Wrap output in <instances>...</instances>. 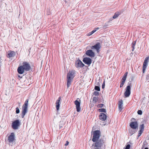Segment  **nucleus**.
<instances>
[{"label": "nucleus", "instance_id": "obj_1", "mask_svg": "<svg viewBox=\"0 0 149 149\" xmlns=\"http://www.w3.org/2000/svg\"><path fill=\"white\" fill-rule=\"evenodd\" d=\"M31 69V66L28 62L24 61L23 62L22 65L18 68L17 71L20 74H23L24 71H29Z\"/></svg>", "mask_w": 149, "mask_h": 149}, {"label": "nucleus", "instance_id": "obj_2", "mask_svg": "<svg viewBox=\"0 0 149 149\" xmlns=\"http://www.w3.org/2000/svg\"><path fill=\"white\" fill-rule=\"evenodd\" d=\"M75 72L74 70H70L67 74V86L68 87H69L71 84L73 80L75 77Z\"/></svg>", "mask_w": 149, "mask_h": 149}, {"label": "nucleus", "instance_id": "obj_3", "mask_svg": "<svg viewBox=\"0 0 149 149\" xmlns=\"http://www.w3.org/2000/svg\"><path fill=\"white\" fill-rule=\"evenodd\" d=\"M29 100L26 99L24 104L22 107V112L21 114V117L22 118H24V116L28 111V105Z\"/></svg>", "mask_w": 149, "mask_h": 149}, {"label": "nucleus", "instance_id": "obj_4", "mask_svg": "<svg viewBox=\"0 0 149 149\" xmlns=\"http://www.w3.org/2000/svg\"><path fill=\"white\" fill-rule=\"evenodd\" d=\"M92 134L93 138L92 140L93 142H95L99 139L101 135V133L100 131L97 130L93 132Z\"/></svg>", "mask_w": 149, "mask_h": 149}, {"label": "nucleus", "instance_id": "obj_5", "mask_svg": "<svg viewBox=\"0 0 149 149\" xmlns=\"http://www.w3.org/2000/svg\"><path fill=\"white\" fill-rule=\"evenodd\" d=\"M105 142V140L102 139H99L95 142V143H93L92 146L93 147V146H94L95 147L100 148L104 144Z\"/></svg>", "mask_w": 149, "mask_h": 149}, {"label": "nucleus", "instance_id": "obj_6", "mask_svg": "<svg viewBox=\"0 0 149 149\" xmlns=\"http://www.w3.org/2000/svg\"><path fill=\"white\" fill-rule=\"evenodd\" d=\"M20 125V122L18 120L13 121L12 123V127L14 130L17 129Z\"/></svg>", "mask_w": 149, "mask_h": 149}, {"label": "nucleus", "instance_id": "obj_7", "mask_svg": "<svg viewBox=\"0 0 149 149\" xmlns=\"http://www.w3.org/2000/svg\"><path fill=\"white\" fill-rule=\"evenodd\" d=\"M128 73V72H125L123 77L120 82V88L122 87L124 85Z\"/></svg>", "mask_w": 149, "mask_h": 149}, {"label": "nucleus", "instance_id": "obj_8", "mask_svg": "<svg viewBox=\"0 0 149 149\" xmlns=\"http://www.w3.org/2000/svg\"><path fill=\"white\" fill-rule=\"evenodd\" d=\"M149 59V57H146L145 58L143 62V63L142 67V72L143 73L145 72L147 66Z\"/></svg>", "mask_w": 149, "mask_h": 149}, {"label": "nucleus", "instance_id": "obj_9", "mask_svg": "<svg viewBox=\"0 0 149 149\" xmlns=\"http://www.w3.org/2000/svg\"><path fill=\"white\" fill-rule=\"evenodd\" d=\"M125 91L124 93L125 97H129L131 93V87L130 85L127 86L125 88Z\"/></svg>", "mask_w": 149, "mask_h": 149}, {"label": "nucleus", "instance_id": "obj_10", "mask_svg": "<svg viewBox=\"0 0 149 149\" xmlns=\"http://www.w3.org/2000/svg\"><path fill=\"white\" fill-rule=\"evenodd\" d=\"M75 66L77 68H79L83 67L84 64L80 60H78L75 62Z\"/></svg>", "mask_w": 149, "mask_h": 149}, {"label": "nucleus", "instance_id": "obj_11", "mask_svg": "<svg viewBox=\"0 0 149 149\" xmlns=\"http://www.w3.org/2000/svg\"><path fill=\"white\" fill-rule=\"evenodd\" d=\"M101 47L100 44V43H97L95 45L91 47V48L92 49H95L97 52L99 53L100 52V49Z\"/></svg>", "mask_w": 149, "mask_h": 149}, {"label": "nucleus", "instance_id": "obj_12", "mask_svg": "<svg viewBox=\"0 0 149 149\" xmlns=\"http://www.w3.org/2000/svg\"><path fill=\"white\" fill-rule=\"evenodd\" d=\"M80 103L81 100L79 99V101L77 100H76L74 102V104L76 105V108L77 109V111L78 112H79L80 111Z\"/></svg>", "mask_w": 149, "mask_h": 149}, {"label": "nucleus", "instance_id": "obj_13", "mask_svg": "<svg viewBox=\"0 0 149 149\" xmlns=\"http://www.w3.org/2000/svg\"><path fill=\"white\" fill-rule=\"evenodd\" d=\"M15 135L14 133H11L8 137V141L10 143L13 142L15 140Z\"/></svg>", "mask_w": 149, "mask_h": 149}, {"label": "nucleus", "instance_id": "obj_14", "mask_svg": "<svg viewBox=\"0 0 149 149\" xmlns=\"http://www.w3.org/2000/svg\"><path fill=\"white\" fill-rule=\"evenodd\" d=\"M86 55L91 58H93L95 56V54L92 50H87L86 52Z\"/></svg>", "mask_w": 149, "mask_h": 149}, {"label": "nucleus", "instance_id": "obj_15", "mask_svg": "<svg viewBox=\"0 0 149 149\" xmlns=\"http://www.w3.org/2000/svg\"><path fill=\"white\" fill-rule=\"evenodd\" d=\"M130 126L132 129H136L138 127V124L136 121L131 122L130 123Z\"/></svg>", "mask_w": 149, "mask_h": 149}, {"label": "nucleus", "instance_id": "obj_16", "mask_svg": "<svg viewBox=\"0 0 149 149\" xmlns=\"http://www.w3.org/2000/svg\"><path fill=\"white\" fill-rule=\"evenodd\" d=\"M83 61L85 64L88 65H90L92 62L91 59L89 57H85L84 58Z\"/></svg>", "mask_w": 149, "mask_h": 149}, {"label": "nucleus", "instance_id": "obj_17", "mask_svg": "<svg viewBox=\"0 0 149 149\" xmlns=\"http://www.w3.org/2000/svg\"><path fill=\"white\" fill-rule=\"evenodd\" d=\"M144 128V124L141 125L139 127L140 130L139 131L138 134V137H139L143 132Z\"/></svg>", "mask_w": 149, "mask_h": 149}, {"label": "nucleus", "instance_id": "obj_18", "mask_svg": "<svg viewBox=\"0 0 149 149\" xmlns=\"http://www.w3.org/2000/svg\"><path fill=\"white\" fill-rule=\"evenodd\" d=\"M99 117L100 120L102 121H104L107 118V115L103 113H101Z\"/></svg>", "mask_w": 149, "mask_h": 149}, {"label": "nucleus", "instance_id": "obj_19", "mask_svg": "<svg viewBox=\"0 0 149 149\" xmlns=\"http://www.w3.org/2000/svg\"><path fill=\"white\" fill-rule=\"evenodd\" d=\"M16 54V52L13 51H10V52L8 54L7 57L8 58H10L12 57H14Z\"/></svg>", "mask_w": 149, "mask_h": 149}, {"label": "nucleus", "instance_id": "obj_20", "mask_svg": "<svg viewBox=\"0 0 149 149\" xmlns=\"http://www.w3.org/2000/svg\"><path fill=\"white\" fill-rule=\"evenodd\" d=\"M61 99V97H59L58 100H57L56 102V108L57 110H58L59 109V107H60V101Z\"/></svg>", "mask_w": 149, "mask_h": 149}, {"label": "nucleus", "instance_id": "obj_21", "mask_svg": "<svg viewBox=\"0 0 149 149\" xmlns=\"http://www.w3.org/2000/svg\"><path fill=\"white\" fill-rule=\"evenodd\" d=\"M123 12V11H122V12H120L118 11L116 12L113 17V18L115 19L117 18Z\"/></svg>", "mask_w": 149, "mask_h": 149}, {"label": "nucleus", "instance_id": "obj_22", "mask_svg": "<svg viewBox=\"0 0 149 149\" xmlns=\"http://www.w3.org/2000/svg\"><path fill=\"white\" fill-rule=\"evenodd\" d=\"M65 123V122H63V121H61L59 124V128L60 129L62 128H64L65 127V126H64V125Z\"/></svg>", "mask_w": 149, "mask_h": 149}, {"label": "nucleus", "instance_id": "obj_23", "mask_svg": "<svg viewBox=\"0 0 149 149\" xmlns=\"http://www.w3.org/2000/svg\"><path fill=\"white\" fill-rule=\"evenodd\" d=\"M136 43V41L133 42L132 44V51H133L134 49V47Z\"/></svg>", "mask_w": 149, "mask_h": 149}, {"label": "nucleus", "instance_id": "obj_24", "mask_svg": "<svg viewBox=\"0 0 149 149\" xmlns=\"http://www.w3.org/2000/svg\"><path fill=\"white\" fill-rule=\"evenodd\" d=\"M98 111L100 112H103L104 113L106 112V110L104 108H101L98 109Z\"/></svg>", "mask_w": 149, "mask_h": 149}, {"label": "nucleus", "instance_id": "obj_25", "mask_svg": "<svg viewBox=\"0 0 149 149\" xmlns=\"http://www.w3.org/2000/svg\"><path fill=\"white\" fill-rule=\"evenodd\" d=\"M135 131H134L132 129H130L129 130V133L131 135H132L134 133Z\"/></svg>", "mask_w": 149, "mask_h": 149}, {"label": "nucleus", "instance_id": "obj_26", "mask_svg": "<svg viewBox=\"0 0 149 149\" xmlns=\"http://www.w3.org/2000/svg\"><path fill=\"white\" fill-rule=\"evenodd\" d=\"M93 99V102L94 103H95L97 101L98 99L96 97H94Z\"/></svg>", "mask_w": 149, "mask_h": 149}, {"label": "nucleus", "instance_id": "obj_27", "mask_svg": "<svg viewBox=\"0 0 149 149\" xmlns=\"http://www.w3.org/2000/svg\"><path fill=\"white\" fill-rule=\"evenodd\" d=\"M99 29V28L97 27L94 29L91 32L92 35L94 33L95 31H96L97 30H98Z\"/></svg>", "mask_w": 149, "mask_h": 149}, {"label": "nucleus", "instance_id": "obj_28", "mask_svg": "<svg viewBox=\"0 0 149 149\" xmlns=\"http://www.w3.org/2000/svg\"><path fill=\"white\" fill-rule=\"evenodd\" d=\"M99 29V28L97 27L94 29L91 32L92 35L94 33L95 31H96L97 30H98Z\"/></svg>", "mask_w": 149, "mask_h": 149}, {"label": "nucleus", "instance_id": "obj_29", "mask_svg": "<svg viewBox=\"0 0 149 149\" xmlns=\"http://www.w3.org/2000/svg\"><path fill=\"white\" fill-rule=\"evenodd\" d=\"M104 106L103 104H99L97 105V107L98 108H102Z\"/></svg>", "mask_w": 149, "mask_h": 149}, {"label": "nucleus", "instance_id": "obj_30", "mask_svg": "<svg viewBox=\"0 0 149 149\" xmlns=\"http://www.w3.org/2000/svg\"><path fill=\"white\" fill-rule=\"evenodd\" d=\"M15 112L17 114H18L19 113L20 110L18 107H17L16 108Z\"/></svg>", "mask_w": 149, "mask_h": 149}, {"label": "nucleus", "instance_id": "obj_31", "mask_svg": "<svg viewBox=\"0 0 149 149\" xmlns=\"http://www.w3.org/2000/svg\"><path fill=\"white\" fill-rule=\"evenodd\" d=\"M95 89L97 91H100V88L99 86H95Z\"/></svg>", "mask_w": 149, "mask_h": 149}, {"label": "nucleus", "instance_id": "obj_32", "mask_svg": "<svg viewBox=\"0 0 149 149\" xmlns=\"http://www.w3.org/2000/svg\"><path fill=\"white\" fill-rule=\"evenodd\" d=\"M93 94L95 96H98L99 95V93L97 91H95L93 93Z\"/></svg>", "mask_w": 149, "mask_h": 149}, {"label": "nucleus", "instance_id": "obj_33", "mask_svg": "<svg viewBox=\"0 0 149 149\" xmlns=\"http://www.w3.org/2000/svg\"><path fill=\"white\" fill-rule=\"evenodd\" d=\"M123 104V100H120L118 102V105H122Z\"/></svg>", "mask_w": 149, "mask_h": 149}, {"label": "nucleus", "instance_id": "obj_34", "mask_svg": "<svg viewBox=\"0 0 149 149\" xmlns=\"http://www.w3.org/2000/svg\"><path fill=\"white\" fill-rule=\"evenodd\" d=\"M138 114L139 115H141L142 113V111L141 110H139L137 111Z\"/></svg>", "mask_w": 149, "mask_h": 149}, {"label": "nucleus", "instance_id": "obj_35", "mask_svg": "<svg viewBox=\"0 0 149 149\" xmlns=\"http://www.w3.org/2000/svg\"><path fill=\"white\" fill-rule=\"evenodd\" d=\"M105 81H104L103 82L102 86V88H104V87H105Z\"/></svg>", "mask_w": 149, "mask_h": 149}, {"label": "nucleus", "instance_id": "obj_36", "mask_svg": "<svg viewBox=\"0 0 149 149\" xmlns=\"http://www.w3.org/2000/svg\"><path fill=\"white\" fill-rule=\"evenodd\" d=\"M122 105H118V108L121 111L122 109Z\"/></svg>", "mask_w": 149, "mask_h": 149}, {"label": "nucleus", "instance_id": "obj_37", "mask_svg": "<svg viewBox=\"0 0 149 149\" xmlns=\"http://www.w3.org/2000/svg\"><path fill=\"white\" fill-rule=\"evenodd\" d=\"M130 144L127 145L125 149H130Z\"/></svg>", "mask_w": 149, "mask_h": 149}, {"label": "nucleus", "instance_id": "obj_38", "mask_svg": "<svg viewBox=\"0 0 149 149\" xmlns=\"http://www.w3.org/2000/svg\"><path fill=\"white\" fill-rule=\"evenodd\" d=\"M108 26V25L106 24H105L104 25V27H106Z\"/></svg>", "mask_w": 149, "mask_h": 149}, {"label": "nucleus", "instance_id": "obj_39", "mask_svg": "<svg viewBox=\"0 0 149 149\" xmlns=\"http://www.w3.org/2000/svg\"><path fill=\"white\" fill-rule=\"evenodd\" d=\"M92 35L91 32H89L88 34V36H90Z\"/></svg>", "mask_w": 149, "mask_h": 149}, {"label": "nucleus", "instance_id": "obj_40", "mask_svg": "<svg viewBox=\"0 0 149 149\" xmlns=\"http://www.w3.org/2000/svg\"><path fill=\"white\" fill-rule=\"evenodd\" d=\"M69 142L68 141H66V146L68 145L69 144Z\"/></svg>", "mask_w": 149, "mask_h": 149}, {"label": "nucleus", "instance_id": "obj_41", "mask_svg": "<svg viewBox=\"0 0 149 149\" xmlns=\"http://www.w3.org/2000/svg\"><path fill=\"white\" fill-rule=\"evenodd\" d=\"M18 77L20 78H22V77H20V76L19 75H18Z\"/></svg>", "mask_w": 149, "mask_h": 149}, {"label": "nucleus", "instance_id": "obj_42", "mask_svg": "<svg viewBox=\"0 0 149 149\" xmlns=\"http://www.w3.org/2000/svg\"><path fill=\"white\" fill-rule=\"evenodd\" d=\"M144 149H148V148H144Z\"/></svg>", "mask_w": 149, "mask_h": 149}, {"label": "nucleus", "instance_id": "obj_43", "mask_svg": "<svg viewBox=\"0 0 149 149\" xmlns=\"http://www.w3.org/2000/svg\"><path fill=\"white\" fill-rule=\"evenodd\" d=\"M133 120H134V118H132V120H133Z\"/></svg>", "mask_w": 149, "mask_h": 149}, {"label": "nucleus", "instance_id": "obj_44", "mask_svg": "<svg viewBox=\"0 0 149 149\" xmlns=\"http://www.w3.org/2000/svg\"><path fill=\"white\" fill-rule=\"evenodd\" d=\"M147 76L149 77V75H148Z\"/></svg>", "mask_w": 149, "mask_h": 149}]
</instances>
